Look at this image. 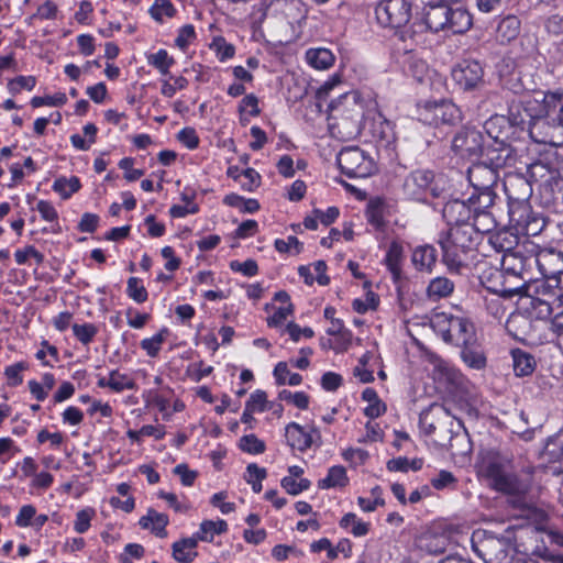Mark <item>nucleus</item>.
Masks as SVG:
<instances>
[{
  "mask_svg": "<svg viewBox=\"0 0 563 563\" xmlns=\"http://www.w3.org/2000/svg\"><path fill=\"white\" fill-rule=\"evenodd\" d=\"M404 255V247L400 242L393 241L387 250L385 263L393 274H398Z\"/></svg>",
  "mask_w": 563,
  "mask_h": 563,
  "instance_id": "obj_39",
  "label": "nucleus"
},
{
  "mask_svg": "<svg viewBox=\"0 0 563 563\" xmlns=\"http://www.w3.org/2000/svg\"><path fill=\"white\" fill-rule=\"evenodd\" d=\"M126 294L137 303L146 301L148 296L142 280L137 277H130L128 279Z\"/></svg>",
  "mask_w": 563,
  "mask_h": 563,
  "instance_id": "obj_42",
  "label": "nucleus"
},
{
  "mask_svg": "<svg viewBox=\"0 0 563 563\" xmlns=\"http://www.w3.org/2000/svg\"><path fill=\"white\" fill-rule=\"evenodd\" d=\"M514 371L517 376H528L533 373L536 368L534 357L520 350L516 349L511 351Z\"/></svg>",
  "mask_w": 563,
  "mask_h": 563,
  "instance_id": "obj_32",
  "label": "nucleus"
},
{
  "mask_svg": "<svg viewBox=\"0 0 563 563\" xmlns=\"http://www.w3.org/2000/svg\"><path fill=\"white\" fill-rule=\"evenodd\" d=\"M336 162L341 172L349 178H366L377 169L374 158L358 146L342 148Z\"/></svg>",
  "mask_w": 563,
  "mask_h": 563,
  "instance_id": "obj_7",
  "label": "nucleus"
},
{
  "mask_svg": "<svg viewBox=\"0 0 563 563\" xmlns=\"http://www.w3.org/2000/svg\"><path fill=\"white\" fill-rule=\"evenodd\" d=\"M280 400H285L287 402L292 404L299 409H307L309 406V397L303 391H290L287 389H284L278 395Z\"/></svg>",
  "mask_w": 563,
  "mask_h": 563,
  "instance_id": "obj_51",
  "label": "nucleus"
},
{
  "mask_svg": "<svg viewBox=\"0 0 563 563\" xmlns=\"http://www.w3.org/2000/svg\"><path fill=\"white\" fill-rule=\"evenodd\" d=\"M476 234L471 223L450 227L439 243L443 251V261L450 269H457L463 263V255L475 246Z\"/></svg>",
  "mask_w": 563,
  "mask_h": 563,
  "instance_id": "obj_4",
  "label": "nucleus"
},
{
  "mask_svg": "<svg viewBox=\"0 0 563 563\" xmlns=\"http://www.w3.org/2000/svg\"><path fill=\"white\" fill-rule=\"evenodd\" d=\"M327 333L332 336L339 338L340 347L346 350L352 342V332L344 327V322L341 319L330 321V325L327 329Z\"/></svg>",
  "mask_w": 563,
  "mask_h": 563,
  "instance_id": "obj_38",
  "label": "nucleus"
},
{
  "mask_svg": "<svg viewBox=\"0 0 563 563\" xmlns=\"http://www.w3.org/2000/svg\"><path fill=\"white\" fill-rule=\"evenodd\" d=\"M274 245L279 253H288L295 250V253L298 254L302 250V243L294 235L288 236L287 240L277 239Z\"/></svg>",
  "mask_w": 563,
  "mask_h": 563,
  "instance_id": "obj_64",
  "label": "nucleus"
},
{
  "mask_svg": "<svg viewBox=\"0 0 563 563\" xmlns=\"http://www.w3.org/2000/svg\"><path fill=\"white\" fill-rule=\"evenodd\" d=\"M442 190L433 173L427 169H417L410 173L404 183L405 195L418 201H428L430 198H437L441 195Z\"/></svg>",
  "mask_w": 563,
  "mask_h": 563,
  "instance_id": "obj_9",
  "label": "nucleus"
},
{
  "mask_svg": "<svg viewBox=\"0 0 563 563\" xmlns=\"http://www.w3.org/2000/svg\"><path fill=\"white\" fill-rule=\"evenodd\" d=\"M280 484L282 487L290 495H298L303 490H307L311 485L310 481L307 478H300L297 481V478H292V476H285Z\"/></svg>",
  "mask_w": 563,
  "mask_h": 563,
  "instance_id": "obj_50",
  "label": "nucleus"
},
{
  "mask_svg": "<svg viewBox=\"0 0 563 563\" xmlns=\"http://www.w3.org/2000/svg\"><path fill=\"white\" fill-rule=\"evenodd\" d=\"M467 179L474 188L476 202L483 208H490L496 197L494 186L498 180L497 168L484 162L475 163L467 169Z\"/></svg>",
  "mask_w": 563,
  "mask_h": 563,
  "instance_id": "obj_6",
  "label": "nucleus"
},
{
  "mask_svg": "<svg viewBox=\"0 0 563 563\" xmlns=\"http://www.w3.org/2000/svg\"><path fill=\"white\" fill-rule=\"evenodd\" d=\"M339 526L356 538L368 533L371 525L360 519L355 514L347 512L339 521Z\"/></svg>",
  "mask_w": 563,
  "mask_h": 563,
  "instance_id": "obj_34",
  "label": "nucleus"
},
{
  "mask_svg": "<svg viewBox=\"0 0 563 563\" xmlns=\"http://www.w3.org/2000/svg\"><path fill=\"white\" fill-rule=\"evenodd\" d=\"M241 176V186L246 191H254L261 184V175L254 168L242 170Z\"/></svg>",
  "mask_w": 563,
  "mask_h": 563,
  "instance_id": "obj_59",
  "label": "nucleus"
},
{
  "mask_svg": "<svg viewBox=\"0 0 563 563\" xmlns=\"http://www.w3.org/2000/svg\"><path fill=\"white\" fill-rule=\"evenodd\" d=\"M492 243L498 247L499 251L505 252L503 257V266L505 271L511 272L516 276H521L525 272L526 265L529 264V260L523 258L517 253H511L515 240H509L504 243L503 234L498 233L493 238Z\"/></svg>",
  "mask_w": 563,
  "mask_h": 563,
  "instance_id": "obj_16",
  "label": "nucleus"
},
{
  "mask_svg": "<svg viewBox=\"0 0 563 563\" xmlns=\"http://www.w3.org/2000/svg\"><path fill=\"white\" fill-rule=\"evenodd\" d=\"M471 225L474 229V233H488L496 227V221L489 211V208L481 207L479 202H476L474 207Z\"/></svg>",
  "mask_w": 563,
  "mask_h": 563,
  "instance_id": "obj_23",
  "label": "nucleus"
},
{
  "mask_svg": "<svg viewBox=\"0 0 563 563\" xmlns=\"http://www.w3.org/2000/svg\"><path fill=\"white\" fill-rule=\"evenodd\" d=\"M228 530V525L224 520L219 519L217 521L213 520H205L200 523L199 530L192 534L194 538H197V542L205 541L211 542L214 537L221 534Z\"/></svg>",
  "mask_w": 563,
  "mask_h": 563,
  "instance_id": "obj_30",
  "label": "nucleus"
},
{
  "mask_svg": "<svg viewBox=\"0 0 563 563\" xmlns=\"http://www.w3.org/2000/svg\"><path fill=\"white\" fill-rule=\"evenodd\" d=\"M266 470L257 466L256 464H249L246 467L245 479L252 485L254 493L262 490V481L266 477Z\"/></svg>",
  "mask_w": 563,
  "mask_h": 563,
  "instance_id": "obj_43",
  "label": "nucleus"
},
{
  "mask_svg": "<svg viewBox=\"0 0 563 563\" xmlns=\"http://www.w3.org/2000/svg\"><path fill=\"white\" fill-rule=\"evenodd\" d=\"M424 361L432 366V375L434 379H452L454 376L453 366L445 360L431 351H426L423 354Z\"/></svg>",
  "mask_w": 563,
  "mask_h": 563,
  "instance_id": "obj_26",
  "label": "nucleus"
},
{
  "mask_svg": "<svg viewBox=\"0 0 563 563\" xmlns=\"http://www.w3.org/2000/svg\"><path fill=\"white\" fill-rule=\"evenodd\" d=\"M364 109L357 92L344 93L329 106V129L333 136L351 140L361 132Z\"/></svg>",
  "mask_w": 563,
  "mask_h": 563,
  "instance_id": "obj_3",
  "label": "nucleus"
},
{
  "mask_svg": "<svg viewBox=\"0 0 563 563\" xmlns=\"http://www.w3.org/2000/svg\"><path fill=\"white\" fill-rule=\"evenodd\" d=\"M475 470L481 481L492 489L507 495L512 504L515 499L520 500L525 497L530 488V481L514 474L510 460L496 451H482Z\"/></svg>",
  "mask_w": 563,
  "mask_h": 563,
  "instance_id": "obj_2",
  "label": "nucleus"
},
{
  "mask_svg": "<svg viewBox=\"0 0 563 563\" xmlns=\"http://www.w3.org/2000/svg\"><path fill=\"white\" fill-rule=\"evenodd\" d=\"M145 57L147 64L157 69L162 76H168L170 74V68L176 63L175 58L164 48H161L155 53H148Z\"/></svg>",
  "mask_w": 563,
  "mask_h": 563,
  "instance_id": "obj_31",
  "label": "nucleus"
},
{
  "mask_svg": "<svg viewBox=\"0 0 563 563\" xmlns=\"http://www.w3.org/2000/svg\"><path fill=\"white\" fill-rule=\"evenodd\" d=\"M306 63L317 70H328L335 63V55L327 47H310L305 53Z\"/></svg>",
  "mask_w": 563,
  "mask_h": 563,
  "instance_id": "obj_20",
  "label": "nucleus"
},
{
  "mask_svg": "<svg viewBox=\"0 0 563 563\" xmlns=\"http://www.w3.org/2000/svg\"><path fill=\"white\" fill-rule=\"evenodd\" d=\"M29 368L27 363L18 362L11 364L4 368V376L8 380V385L12 387H16L23 383L22 373Z\"/></svg>",
  "mask_w": 563,
  "mask_h": 563,
  "instance_id": "obj_41",
  "label": "nucleus"
},
{
  "mask_svg": "<svg viewBox=\"0 0 563 563\" xmlns=\"http://www.w3.org/2000/svg\"><path fill=\"white\" fill-rule=\"evenodd\" d=\"M197 538L188 537L173 543V558L179 563H190L198 555Z\"/></svg>",
  "mask_w": 563,
  "mask_h": 563,
  "instance_id": "obj_24",
  "label": "nucleus"
},
{
  "mask_svg": "<svg viewBox=\"0 0 563 563\" xmlns=\"http://www.w3.org/2000/svg\"><path fill=\"white\" fill-rule=\"evenodd\" d=\"M196 40V31L194 25L186 24L178 30L175 38V45L185 51Z\"/></svg>",
  "mask_w": 563,
  "mask_h": 563,
  "instance_id": "obj_55",
  "label": "nucleus"
},
{
  "mask_svg": "<svg viewBox=\"0 0 563 563\" xmlns=\"http://www.w3.org/2000/svg\"><path fill=\"white\" fill-rule=\"evenodd\" d=\"M30 258H34L37 265L44 262V255L33 245H27L14 252V260L19 265H25Z\"/></svg>",
  "mask_w": 563,
  "mask_h": 563,
  "instance_id": "obj_47",
  "label": "nucleus"
},
{
  "mask_svg": "<svg viewBox=\"0 0 563 563\" xmlns=\"http://www.w3.org/2000/svg\"><path fill=\"white\" fill-rule=\"evenodd\" d=\"M448 13V5L441 3L430 5L424 15V22L427 27L434 33L445 31L449 21Z\"/></svg>",
  "mask_w": 563,
  "mask_h": 563,
  "instance_id": "obj_22",
  "label": "nucleus"
},
{
  "mask_svg": "<svg viewBox=\"0 0 563 563\" xmlns=\"http://www.w3.org/2000/svg\"><path fill=\"white\" fill-rule=\"evenodd\" d=\"M210 49L216 53L217 58L220 62L231 59L235 54V47L222 36H217L210 44Z\"/></svg>",
  "mask_w": 563,
  "mask_h": 563,
  "instance_id": "obj_40",
  "label": "nucleus"
},
{
  "mask_svg": "<svg viewBox=\"0 0 563 563\" xmlns=\"http://www.w3.org/2000/svg\"><path fill=\"white\" fill-rule=\"evenodd\" d=\"M448 20L445 31H449L452 34H463L473 25V18L471 13L462 7H456L454 9L449 8Z\"/></svg>",
  "mask_w": 563,
  "mask_h": 563,
  "instance_id": "obj_21",
  "label": "nucleus"
},
{
  "mask_svg": "<svg viewBox=\"0 0 563 563\" xmlns=\"http://www.w3.org/2000/svg\"><path fill=\"white\" fill-rule=\"evenodd\" d=\"M240 449L250 454H261L265 451L266 445L255 434H247L240 439Z\"/></svg>",
  "mask_w": 563,
  "mask_h": 563,
  "instance_id": "obj_45",
  "label": "nucleus"
},
{
  "mask_svg": "<svg viewBox=\"0 0 563 563\" xmlns=\"http://www.w3.org/2000/svg\"><path fill=\"white\" fill-rule=\"evenodd\" d=\"M533 261L549 287L559 288L560 276L563 274V251L543 249L537 253Z\"/></svg>",
  "mask_w": 563,
  "mask_h": 563,
  "instance_id": "obj_11",
  "label": "nucleus"
},
{
  "mask_svg": "<svg viewBox=\"0 0 563 563\" xmlns=\"http://www.w3.org/2000/svg\"><path fill=\"white\" fill-rule=\"evenodd\" d=\"M285 438L287 444L299 452H306L313 445H321V433L313 424L303 427L297 422H289L285 427Z\"/></svg>",
  "mask_w": 563,
  "mask_h": 563,
  "instance_id": "obj_12",
  "label": "nucleus"
},
{
  "mask_svg": "<svg viewBox=\"0 0 563 563\" xmlns=\"http://www.w3.org/2000/svg\"><path fill=\"white\" fill-rule=\"evenodd\" d=\"M158 497L164 499L170 508H173L176 512L186 514L190 509V504L184 498L179 500L177 495L174 493H167L165 490L158 492Z\"/></svg>",
  "mask_w": 563,
  "mask_h": 563,
  "instance_id": "obj_54",
  "label": "nucleus"
},
{
  "mask_svg": "<svg viewBox=\"0 0 563 563\" xmlns=\"http://www.w3.org/2000/svg\"><path fill=\"white\" fill-rule=\"evenodd\" d=\"M411 10L409 0H383L376 7L375 15L382 26L398 29L410 21Z\"/></svg>",
  "mask_w": 563,
  "mask_h": 563,
  "instance_id": "obj_10",
  "label": "nucleus"
},
{
  "mask_svg": "<svg viewBox=\"0 0 563 563\" xmlns=\"http://www.w3.org/2000/svg\"><path fill=\"white\" fill-rule=\"evenodd\" d=\"M93 517L95 510L92 508H85L79 510L76 514V519L74 521V530L80 534L87 532L91 526V520Z\"/></svg>",
  "mask_w": 563,
  "mask_h": 563,
  "instance_id": "obj_52",
  "label": "nucleus"
},
{
  "mask_svg": "<svg viewBox=\"0 0 563 563\" xmlns=\"http://www.w3.org/2000/svg\"><path fill=\"white\" fill-rule=\"evenodd\" d=\"M520 32V21L515 15L503 18L496 29V37L501 43H508L515 40Z\"/></svg>",
  "mask_w": 563,
  "mask_h": 563,
  "instance_id": "obj_27",
  "label": "nucleus"
},
{
  "mask_svg": "<svg viewBox=\"0 0 563 563\" xmlns=\"http://www.w3.org/2000/svg\"><path fill=\"white\" fill-rule=\"evenodd\" d=\"M148 12L156 22L163 23L165 19L174 18L177 9L169 0H155Z\"/></svg>",
  "mask_w": 563,
  "mask_h": 563,
  "instance_id": "obj_37",
  "label": "nucleus"
},
{
  "mask_svg": "<svg viewBox=\"0 0 563 563\" xmlns=\"http://www.w3.org/2000/svg\"><path fill=\"white\" fill-rule=\"evenodd\" d=\"M461 347V357L468 367L483 369L486 366V355L478 342L477 335L472 338L470 343L462 344Z\"/></svg>",
  "mask_w": 563,
  "mask_h": 563,
  "instance_id": "obj_19",
  "label": "nucleus"
},
{
  "mask_svg": "<svg viewBox=\"0 0 563 563\" xmlns=\"http://www.w3.org/2000/svg\"><path fill=\"white\" fill-rule=\"evenodd\" d=\"M273 374L277 385L298 386L302 382L301 375L298 373H291L286 362L277 363Z\"/></svg>",
  "mask_w": 563,
  "mask_h": 563,
  "instance_id": "obj_36",
  "label": "nucleus"
},
{
  "mask_svg": "<svg viewBox=\"0 0 563 563\" xmlns=\"http://www.w3.org/2000/svg\"><path fill=\"white\" fill-rule=\"evenodd\" d=\"M267 395L265 391L257 389L253 391L246 401L247 410L251 412H263L266 410Z\"/></svg>",
  "mask_w": 563,
  "mask_h": 563,
  "instance_id": "obj_58",
  "label": "nucleus"
},
{
  "mask_svg": "<svg viewBox=\"0 0 563 563\" xmlns=\"http://www.w3.org/2000/svg\"><path fill=\"white\" fill-rule=\"evenodd\" d=\"M545 104L550 108V114L556 115L560 123L563 125V97L555 93L545 95Z\"/></svg>",
  "mask_w": 563,
  "mask_h": 563,
  "instance_id": "obj_63",
  "label": "nucleus"
},
{
  "mask_svg": "<svg viewBox=\"0 0 563 563\" xmlns=\"http://www.w3.org/2000/svg\"><path fill=\"white\" fill-rule=\"evenodd\" d=\"M36 85V78L34 76H18L8 84V88L12 93H19L23 89L33 90Z\"/></svg>",
  "mask_w": 563,
  "mask_h": 563,
  "instance_id": "obj_56",
  "label": "nucleus"
},
{
  "mask_svg": "<svg viewBox=\"0 0 563 563\" xmlns=\"http://www.w3.org/2000/svg\"><path fill=\"white\" fill-rule=\"evenodd\" d=\"M454 290V283L444 276H438L430 280L427 287V296L437 301L449 297Z\"/></svg>",
  "mask_w": 563,
  "mask_h": 563,
  "instance_id": "obj_29",
  "label": "nucleus"
},
{
  "mask_svg": "<svg viewBox=\"0 0 563 563\" xmlns=\"http://www.w3.org/2000/svg\"><path fill=\"white\" fill-rule=\"evenodd\" d=\"M36 515V508L33 505H23L15 517V525L20 528H27L32 525Z\"/></svg>",
  "mask_w": 563,
  "mask_h": 563,
  "instance_id": "obj_61",
  "label": "nucleus"
},
{
  "mask_svg": "<svg viewBox=\"0 0 563 563\" xmlns=\"http://www.w3.org/2000/svg\"><path fill=\"white\" fill-rule=\"evenodd\" d=\"M59 13L58 5L52 1L46 0L44 3L40 4L36 9V12L31 16V19L37 20H56Z\"/></svg>",
  "mask_w": 563,
  "mask_h": 563,
  "instance_id": "obj_53",
  "label": "nucleus"
},
{
  "mask_svg": "<svg viewBox=\"0 0 563 563\" xmlns=\"http://www.w3.org/2000/svg\"><path fill=\"white\" fill-rule=\"evenodd\" d=\"M514 124L528 123L530 137L539 144L560 146L563 144V125L556 115L550 114L545 104V95L542 100L531 96L521 97L510 107Z\"/></svg>",
  "mask_w": 563,
  "mask_h": 563,
  "instance_id": "obj_1",
  "label": "nucleus"
},
{
  "mask_svg": "<svg viewBox=\"0 0 563 563\" xmlns=\"http://www.w3.org/2000/svg\"><path fill=\"white\" fill-rule=\"evenodd\" d=\"M164 342L163 333H156L152 338H146L141 341V347L146 352V354L151 357H155L161 351L162 344Z\"/></svg>",
  "mask_w": 563,
  "mask_h": 563,
  "instance_id": "obj_60",
  "label": "nucleus"
},
{
  "mask_svg": "<svg viewBox=\"0 0 563 563\" xmlns=\"http://www.w3.org/2000/svg\"><path fill=\"white\" fill-rule=\"evenodd\" d=\"M240 113V123L246 125L250 123L251 118L258 117L261 109L258 106V98L254 93L245 95L238 107Z\"/></svg>",
  "mask_w": 563,
  "mask_h": 563,
  "instance_id": "obj_33",
  "label": "nucleus"
},
{
  "mask_svg": "<svg viewBox=\"0 0 563 563\" xmlns=\"http://www.w3.org/2000/svg\"><path fill=\"white\" fill-rule=\"evenodd\" d=\"M379 299L373 291H367L364 299L356 298L352 302L353 309L358 313H366L368 310H375Z\"/></svg>",
  "mask_w": 563,
  "mask_h": 563,
  "instance_id": "obj_49",
  "label": "nucleus"
},
{
  "mask_svg": "<svg viewBox=\"0 0 563 563\" xmlns=\"http://www.w3.org/2000/svg\"><path fill=\"white\" fill-rule=\"evenodd\" d=\"M477 198L473 194L467 201L454 199L446 202L442 210V216L449 227L464 225L471 223L472 213L476 206Z\"/></svg>",
  "mask_w": 563,
  "mask_h": 563,
  "instance_id": "obj_15",
  "label": "nucleus"
},
{
  "mask_svg": "<svg viewBox=\"0 0 563 563\" xmlns=\"http://www.w3.org/2000/svg\"><path fill=\"white\" fill-rule=\"evenodd\" d=\"M294 313V306L291 302L288 305L279 307L275 310V312L267 318V324L271 328H279L284 324L289 316Z\"/></svg>",
  "mask_w": 563,
  "mask_h": 563,
  "instance_id": "obj_57",
  "label": "nucleus"
},
{
  "mask_svg": "<svg viewBox=\"0 0 563 563\" xmlns=\"http://www.w3.org/2000/svg\"><path fill=\"white\" fill-rule=\"evenodd\" d=\"M36 210L41 214L42 219L55 223L57 229H52V232H58L59 225H58V212L56 208L53 206L51 201L47 200H40L36 203Z\"/></svg>",
  "mask_w": 563,
  "mask_h": 563,
  "instance_id": "obj_44",
  "label": "nucleus"
},
{
  "mask_svg": "<svg viewBox=\"0 0 563 563\" xmlns=\"http://www.w3.org/2000/svg\"><path fill=\"white\" fill-rule=\"evenodd\" d=\"M134 159L132 157H123L119 162V167L124 170V178L128 181H135L144 175L143 169L133 168Z\"/></svg>",
  "mask_w": 563,
  "mask_h": 563,
  "instance_id": "obj_62",
  "label": "nucleus"
},
{
  "mask_svg": "<svg viewBox=\"0 0 563 563\" xmlns=\"http://www.w3.org/2000/svg\"><path fill=\"white\" fill-rule=\"evenodd\" d=\"M434 332L446 343L461 346L476 335L474 324L466 318L445 312L435 313L431 319Z\"/></svg>",
  "mask_w": 563,
  "mask_h": 563,
  "instance_id": "obj_5",
  "label": "nucleus"
},
{
  "mask_svg": "<svg viewBox=\"0 0 563 563\" xmlns=\"http://www.w3.org/2000/svg\"><path fill=\"white\" fill-rule=\"evenodd\" d=\"M52 188L63 200H67L81 188V183L77 176H62L54 180Z\"/></svg>",
  "mask_w": 563,
  "mask_h": 563,
  "instance_id": "obj_35",
  "label": "nucleus"
},
{
  "mask_svg": "<svg viewBox=\"0 0 563 563\" xmlns=\"http://www.w3.org/2000/svg\"><path fill=\"white\" fill-rule=\"evenodd\" d=\"M169 522L168 516L157 512L154 509H148L147 514L140 519V526L143 529H150L159 538L166 537V527Z\"/></svg>",
  "mask_w": 563,
  "mask_h": 563,
  "instance_id": "obj_25",
  "label": "nucleus"
},
{
  "mask_svg": "<svg viewBox=\"0 0 563 563\" xmlns=\"http://www.w3.org/2000/svg\"><path fill=\"white\" fill-rule=\"evenodd\" d=\"M67 102V96L64 92H57L53 96L38 97L35 96L31 99V106L33 108H40L43 106L48 107H60Z\"/></svg>",
  "mask_w": 563,
  "mask_h": 563,
  "instance_id": "obj_48",
  "label": "nucleus"
},
{
  "mask_svg": "<svg viewBox=\"0 0 563 563\" xmlns=\"http://www.w3.org/2000/svg\"><path fill=\"white\" fill-rule=\"evenodd\" d=\"M483 66L474 59H463L452 69L454 82L463 90L476 89L483 84Z\"/></svg>",
  "mask_w": 563,
  "mask_h": 563,
  "instance_id": "obj_13",
  "label": "nucleus"
},
{
  "mask_svg": "<svg viewBox=\"0 0 563 563\" xmlns=\"http://www.w3.org/2000/svg\"><path fill=\"white\" fill-rule=\"evenodd\" d=\"M438 252L433 245H418L412 250L411 263L413 267L422 273H431L437 264Z\"/></svg>",
  "mask_w": 563,
  "mask_h": 563,
  "instance_id": "obj_17",
  "label": "nucleus"
},
{
  "mask_svg": "<svg viewBox=\"0 0 563 563\" xmlns=\"http://www.w3.org/2000/svg\"><path fill=\"white\" fill-rule=\"evenodd\" d=\"M347 484L349 477L345 467L342 465H334L329 468L327 476L319 481L318 486L321 489H330L344 488Z\"/></svg>",
  "mask_w": 563,
  "mask_h": 563,
  "instance_id": "obj_28",
  "label": "nucleus"
},
{
  "mask_svg": "<svg viewBox=\"0 0 563 563\" xmlns=\"http://www.w3.org/2000/svg\"><path fill=\"white\" fill-rule=\"evenodd\" d=\"M484 136L474 128H463L452 141V150L463 158H472L483 151Z\"/></svg>",
  "mask_w": 563,
  "mask_h": 563,
  "instance_id": "obj_14",
  "label": "nucleus"
},
{
  "mask_svg": "<svg viewBox=\"0 0 563 563\" xmlns=\"http://www.w3.org/2000/svg\"><path fill=\"white\" fill-rule=\"evenodd\" d=\"M97 385L100 388H110L114 393L135 390L137 388L135 380L130 375L117 369L111 371L108 376H100Z\"/></svg>",
  "mask_w": 563,
  "mask_h": 563,
  "instance_id": "obj_18",
  "label": "nucleus"
},
{
  "mask_svg": "<svg viewBox=\"0 0 563 563\" xmlns=\"http://www.w3.org/2000/svg\"><path fill=\"white\" fill-rule=\"evenodd\" d=\"M417 118L428 125L454 124L461 120V111L449 100L424 101L417 104Z\"/></svg>",
  "mask_w": 563,
  "mask_h": 563,
  "instance_id": "obj_8",
  "label": "nucleus"
},
{
  "mask_svg": "<svg viewBox=\"0 0 563 563\" xmlns=\"http://www.w3.org/2000/svg\"><path fill=\"white\" fill-rule=\"evenodd\" d=\"M73 332L79 342H81L85 345H88L90 342H92L93 338L98 332V329L92 323H75L73 325Z\"/></svg>",
  "mask_w": 563,
  "mask_h": 563,
  "instance_id": "obj_46",
  "label": "nucleus"
}]
</instances>
